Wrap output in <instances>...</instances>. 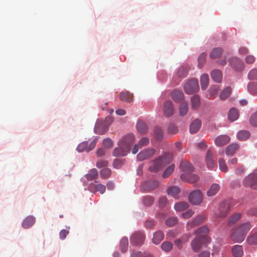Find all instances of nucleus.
I'll use <instances>...</instances> for the list:
<instances>
[{"label":"nucleus","mask_w":257,"mask_h":257,"mask_svg":"<svg viewBox=\"0 0 257 257\" xmlns=\"http://www.w3.org/2000/svg\"><path fill=\"white\" fill-rule=\"evenodd\" d=\"M159 185L158 181L150 180L145 182L142 185V188L147 191H151L158 187Z\"/></svg>","instance_id":"obj_14"},{"label":"nucleus","mask_w":257,"mask_h":257,"mask_svg":"<svg viewBox=\"0 0 257 257\" xmlns=\"http://www.w3.org/2000/svg\"><path fill=\"white\" fill-rule=\"evenodd\" d=\"M35 219L33 216H29L25 218L22 223V226L24 228L31 227L35 223Z\"/></svg>","instance_id":"obj_25"},{"label":"nucleus","mask_w":257,"mask_h":257,"mask_svg":"<svg viewBox=\"0 0 257 257\" xmlns=\"http://www.w3.org/2000/svg\"><path fill=\"white\" fill-rule=\"evenodd\" d=\"M207 54L206 53H202L198 57V66L199 68H202L206 62V57Z\"/></svg>","instance_id":"obj_50"},{"label":"nucleus","mask_w":257,"mask_h":257,"mask_svg":"<svg viewBox=\"0 0 257 257\" xmlns=\"http://www.w3.org/2000/svg\"><path fill=\"white\" fill-rule=\"evenodd\" d=\"M199 89L198 80L195 78L188 80L184 85V91L187 94H193L198 91Z\"/></svg>","instance_id":"obj_6"},{"label":"nucleus","mask_w":257,"mask_h":257,"mask_svg":"<svg viewBox=\"0 0 257 257\" xmlns=\"http://www.w3.org/2000/svg\"><path fill=\"white\" fill-rule=\"evenodd\" d=\"M111 170L106 167L100 171V176L104 179L109 178L111 175Z\"/></svg>","instance_id":"obj_48"},{"label":"nucleus","mask_w":257,"mask_h":257,"mask_svg":"<svg viewBox=\"0 0 257 257\" xmlns=\"http://www.w3.org/2000/svg\"><path fill=\"white\" fill-rule=\"evenodd\" d=\"M136 127L138 131L141 134H145L148 131L147 124L142 121H138L137 123Z\"/></svg>","instance_id":"obj_33"},{"label":"nucleus","mask_w":257,"mask_h":257,"mask_svg":"<svg viewBox=\"0 0 257 257\" xmlns=\"http://www.w3.org/2000/svg\"><path fill=\"white\" fill-rule=\"evenodd\" d=\"M248 91L253 95L257 94V83L249 82L247 85Z\"/></svg>","instance_id":"obj_47"},{"label":"nucleus","mask_w":257,"mask_h":257,"mask_svg":"<svg viewBox=\"0 0 257 257\" xmlns=\"http://www.w3.org/2000/svg\"><path fill=\"white\" fill-rule=\"evenodd\" d=\"M180 177L183 180L188 181L191 183H195L199 180L198 176L188 173L182 174Z\"/></svg>","instance_id":"obj_21"},{"label":"nucleus","mask_w":257,"mask_h":257,"mask_svg":"<svg viewBox=\"0 0 257 257\" xmlns=\"http://www.w3.org/2000/svg\"><path fill=\"white\" fill-rule=\"evenodd\" d=\"M168 132L172 134H176L178 132V128L175 125L170 124L168 127Z\"/></svg>","instance_id":"obj_62"},{"label":"nucleus","mask_w":257,"mask_h":257,"mask_svg":"<svg viewBox=\"0 0 257 257\" xmlns=\"http://www.w3.org/2000/svg\"><path fill=\"white\" fill-rule=\"evenodd\" d=\"M154 135L157 140H160L163 137V132L161 128L156 126L154 128Z\"/></svg>","instance_id":"obj_56"},{"label":"nucleus","mask_w":257,"mask_h":257,"mask_svg":"<svg viewBox=\"0 0 257 257\" xmlns=\"http://www.w3.org/2000/svg\"><path fill=\"white\" fill-rule=\"evenodd\" d=\"M97 176V171L95 169H92L89 171L88 173L86 174L85 177L87 180L91 181L95 179Z\"/></svg>","instance_id":"obj_44"},{"label":"nucleus","mask_w":257,"mask_h":257,"mask_svg":"<svg viewBox=\"0 0 257 257\" xmlns=\"http://www.w3.org/2000/svg\"><path fill=\"white\" fill-rule=\"evenodd\" d=\"M230 206L228 203H222L220 205L219 209L220 212L218 216L220 217H225L229 210Z\"/></svg>","instance_id":"obj_24"},{"label":"nucleus","mask_w":257,"mask_h":257,"mask_svg":"<svg viewBox=\"0 0 257 257\" xmlns=\"http://www.w3.org/2000/svg\"><path fill=\"white\" fill-rule=\"evenodd\" d=\"M167 193L168 195L172 196L174 198H178L179 189L177 186H172L168 189Z\"/></svg>","instance_id":"obj_39"},{"label":"nucleus","mask_w":257,"mask_h":257,"mask_svg":"<svg viewBox=\"0 0 257 257\" xmlns=\"http://www.w3.org/2000/svg\"><path fill=\"white\" fill-rule=\"evenodd\" d=\"M177 219L175 217L168 218L166 220V224L169 227L173 226L177 223Z\"/></svg>","instance_id":"obj_57"},{"label":"nucleus","mask_w":257,"mask_h":257,"mask_svg":"<svg viewBox=\"0 0 257 257\" xmlns=\"http://www.w3.org/2000/svg\"><path fill=\"white\" fill-rule=\"evenodd\" d=\"M135 141V136L133 134H128L124 136L120 142V144L125 147L129 151Z\"/></svg>","instance_id":"obj_13"},{"label":"nucleus","mask_w":257,"mask_h":257,"mask_svg":"<svg viewBox=\"0 0 257 257\" xmlns=\"http://www.w3.org/2000/svg\"><path fill=\"white\" fill-rule=\"evenodd\" d=\"M231 92V88L230 87H226L220 93V98L221 100H225L228 98Z\"/></svg>","instance_id":"obj_45"},{"label":"nucleus","mask_w":257,"mask_h":257,"mask_svg":"<svg viewBox=\"0 0 257 257\" xmlns=\"http://www.w3.org/2000/svg\"><path fill=\"white\" fill-rule=\"evenodd\" d=\"M206 216L203 214H200L192 220L189 221L186 225L187 229L190 230L195 226L199 225L206 220Z\"/></svg>","instance_id":"obj_9"},{"label":"nucleus","mask_w":257,"mask_h":257,"mask_svg":"<svg viewBox=\"0 0 257 257\" xmlns=\"http://www.w3.org/2000/svg\"><path fill=\"white\" fill-rule=\"evenodd\" d=\"M154 199L153 197L150 196H146L143 197V204L147 206L151 205L154 203Z\"/></svg>","instance_id":"obj_52"},{"label":"nucleus","mask_w":257,"mask_h":257,"mask_svg":"<svg viewBox=\"0 0 257 257\" xmlns=\"http://www.w3.org/2000/svg\"><path fill=\"white\" fill-rule=\"evenodd\" d=\"M232 252L234 257H241L243 253L242 246L239 245H235L232 249Z\"/></svg>","instance_id":"obj_34"},{"label":"nucleus","mask_w":257,"mask_h":257,"mask_svg":"<svg viewBox=\"0 0 257 257\" xmlns=\"http://www.w3.org/2000/svg\"><path fill=\"white\" fill-rule=\"evenodd\" d=\"M96 144V142L95 140L90 143L89 146H88L87 142H83L78 146L77 147V150L79 152H82L83 151L89 152L95 148Z\"/></svg>","instance_id":"obj_12"},{"label":"nucleus","mask_w":257,"mask_h":257,"mask_svg":"<svg viewBox=\"0 0 257 257\" xmlns=\"http://www.w3.org/2000/svg\"><path fill=\"white\" fill-rule=\"evenodd\" d=\"M108 162L105 160H99L97 161L96 164V166L98 168H101L103 167H106L108 165Z\"/></svg>","instance_id":"obj_60"},{"label":"nucleus","mask_w":257,"mask_h":257,"mask_svg":"<svg viewBox=\"0 0 257 257\" xmlns=\"http://www.w3.org/2000/svg\"><path fill=\"white\" fill-rule=\"evenodd\" d=\"M251 227L252 225L249 222L241 223L232 230L230 234L231 239L237 242L243 241Z\"/></svg>","instance_id":"obj_1"},{"label":"nucleus","mask_w":257,"mask_h":257,"mask_svg":"<svg viewBox=\"0 0 257 257\" xmlns=\"http://www.w3.org/2000/svg\"><path fill=\"white\" fill-rule=\"evenodd\" d=\"M111 122L110 117H106L103 120H98L94 127V132L98 135H103L105 134L108 130V127Z\"/></svg>","instance_id":"obj_4"},{"label":"nucleus","mask_w":257,"mask_h":257,"mask_svg":"<svg viewBox=\"0 0 257 257\" xmlns=\"http://www.w3.org/2000/svg\"><path fill=\"white\" fill-rule=\"evenodd\" d=\"M248 78L250 80L257 79V68L252 69L249 71Z\"/></svg>","instance_id":"obj_58"},{"label":"nucleus","mask_w":257,"mask_h":257,"mask_svg":"<svg viewBox=\"0 0 257 257\" xmlns=\"http://www.w3.org/2000/svg\"><path fill=\"white\" fill-rule=\"evenodd\" d=\"M219 91V88L217 85H214L210 88L208 90V92L209 93L210 97H215Z\"/></svg>","instance_id":"obj_55"},{"label":"nucleus","mask_w":257,"mask_h":257,"mask_svg":"<svg viewBox=\"0 0 257 257\" xmlns=\"http://www.w3.org/2000/svg\"><path fill=\"white\" fill-rule=\"evenodd\" d=\"M211 77L214 81L220 82L222 78V72L219 70H213L211 73Z\"/></svg>","instance_id":"obj_31"},{"label":"nucleus","mask_w":257,"mask_h":257,"mask_svg":"<svg viewBox=\"0 0 257 257\" xmlns=\"http://www.w3.org/2000/svg\"><path fill=\"white\" fill-rule=\"evenodd\" d=\"M222 53V50L220 48L213 49L210 54V57L212 59H216L219 57Z\"/></svg>","instance_id":"obj_42"},{"label":"nucleus","mask_w":257,"mask_h":257,"mask_svg":"<svg viewBox=\"0 0 257 257\" xmlns=\"http://www.w3.org/2000/svg\"><path fill=\"white\" fill-rule=\"evenodd\" d=\"M231 66L236 70H239L242 68V62L238 58H232L230 61Z\"/></svg>","instance_id":"obj_29"},{"label":"nucleus","mask_w":257,"mask_h":257,"mask_svg":"<svg viewBox=\"0 0 257 257\" xmlns=\"http://www.w3.org/2000/svg\"><path fill=\"white\" fill-rule=\"evenodd\" d=\"M210 241V238L207 235H197L191 242L192 248L194 251L198 252L203 245Z\"/></svg>","instance_id":"obj_3"},{"label":"nucleus","mask_w":257,"mask_h":257,"mask_svg":"<svg viewBox=\"0 0 257 257\" xmlns=\"http://www.w3.org/2000/svg\"><path fill=\"white\" fill-rule=\"evenodd\" d=\"M239 117L238 110L234 107L231 108L228 113V118L231 121L236 120Z\"/></svg>","instance_id":"obj_27"},{"label":"nucleus","mask_w":257,"mask_h":257,"mask_svg":"<svg viewBox=\"0 0 257 257\" xmlns=\"http://www.w3.org/2000/svg\"><path fill=\"white\" fill-rule=\"evenodd\" d=\"M189 201L195 205H198L202 201V194L200 190L192 192L189 196Z\"/></svg>","instance_id":"obj_10"},{"label":"nucleus","mask_w":257,"mask_h":257,"mask_svg":"<svg viewBox=\"0 0 257 257\" xmlns=\"http://www.w3.org/2000/svg\"><path fill=\"white\" fill-rule=\"evenodd\" d=\"M164 234L161 230H158L154 233L153 242L154 244H158L164 239Z\"/></svg>","instance_id":"obj_26"},{"label":"nucleus","mask_w":257,"mask_h":257,"mask_svg":"<svg viewBox=\"0 0 257 257\" xmlns=\"http://www.w3.org/2000/svg\"><path fill=\"white\" fill-rule=\"evenodd\" d=\"M200 83L202 89L205 90L207 88L209 84V76L207 74H203L201 75Z\"/></svg>","instance_id":"obj_35"},{"label":"nucleus","mask_w":257,"mask_h":257,"mask_svg":"<svg viewBox=\"0 0 257 257\" xmlns=\"http://www.w3.org/2000/svg\"><path fill=\"white\" fill-rule=\"evenodd\" d=\"M207 167L209 168H213L215 166V162L214 160V155L211 149L207 151L205 158Z\"/></svg>","instance_id":"obj_19"},{"label":"nucleus","mask_w":257,"mask_h":257,"mask_svg":"<svg viewBox=\"0 0 257 257\" xmlns=\"http://www.w3.org/2000/svg\"><path fill=\"white\" fill-rule=\"evenodd\" d=\"M220 186L216 183L213 184L207 192V195L209 197L215 195L219 190Z\"/></svg>","instance_id":"obj_32"},{"label":"nucleus","mask_w":257,"mask_h":257,"mask_svg":"<svg viewBox=\"0 0 257 257\" xmlns=\"http://www.w3.org/2000/svg\"><path fill=\"white\" fill-rule=\"evenodd\" d=\"M218 163L220 171L225 173L228 171L227 166L226 164L225 161L223 159L221 158H219Z\"/></svg>","instance_id":"obj_49"},{"label":"nucleus","mask_w":257,"mask_h":257,"mask_svg":"<svg viewBox=\"0 0 257 257\" xmlns=\"http://www.w3.org/2000/svg\"><path fill=\"white\" fill-rule=\"evenodd\" d=\"M162 110L165 117H169L172 116L175 111V106L172 101L170 100H166L163 103Z\"/></svg>","instance_id":"obj_7"},{"label":"nucleus","mask_w":257,"mask_h":257,"mask_svg":"<svg viewBox=\"0 0 257 257\" xmlns=\"http://www.w3.org/2000/svg\"><path fill=\"white\" fill-rule=\"evenodd\" d=\"M119 98L122 101L131 102L133 100V94L127 91H124L120 93Z\"/></svg>","instance_id":"obj_28"},{"label":"nucleus","mask_w":257,"mask_h":257,"mask_svg":"<svg viewBox=\"0 0 257 257\" xmlns=\"http://www.w3.org/2000/svg\"><path fill=\"white\" fill-rule=\"evenodd\" d=\"M209 229L207 226L204 225L198 228L195 232L197 235H207Z\"/></svg>","instance_id":"obj_46"},{"label":"nucleus","mask_w":257,"mask_h":257,"mask_svg":"<svg viewBox=\"0 0 257 257\" xmlns=\"http://www.w3.org/2000/svg\"><path fill=\"white\" fill-rule=\"evenodd\" d=\"M192 108L196 109L198 108L200 105V99L198 95H195L191 97V99Z\"/></svg>","instance_id":"obj_38"},{"label":"nucleus","mask_w":257,"mask_h":257,"mask_svg":"<svg viewBox=\"0 0 257 257\" xmlns=\"http://www.w3.org/2000/svg\"><path fill=\"white\" fill-rule=\"evenodd\" d=\"M243 184L245 187L257 189V170L246 176L243 180Z\"/></svg>","instance_id":"obj_5"},{"label":"nucleus","mask_w":257,"mask_h":257,"mask_svg":"<svg viewBox=\"0 0 257 257\" xmlns=\"http://www.w3.org/2000/svg\"><path fill=\"white\" fill-rule=\"evenodd\" d=\"M239 145L236 143H232L228 145L225 149V153L227 156H233L239 150Z\"/></svg>","instance_id":"obj_23"},{"label":"nucleus","mask_w":257,"mask_h":257,"mask_svg":"<svg viewBox=\"0 0 257 257\" xmlns=\"http://www.w3.org/2000/svg\"><path fill=\"white\" fill-rule=\"evenodd\" d=\"M128 246V239L126 237H123L122 238L120 241V246L121 249V251L123 252H125L127 250Z\"/></svg>","instance_id":"obj_51"},{"label":"nucleus","mask_w":257,"mask_h":257,"mask_svg":"<svg viewBox=\"0 0 257 257\" xmlns=\"http://www.w3.org/2000/svg\"><path fill=\"white\" fill-rule=\"evenodd\" d=\"M250 133L247 131L241 130L238 132L236 137L240 141H245L250 137Z\"/></svg>","instance_id":"obj_36"},{"label":"nucleus","mask_w":257,"mask_h":257,"mask_svg":"<svg viewBox=\"0 0 257 257\" xmlns=\"http://www.w3.org/2000/svg\"><path fill=\"white\" fill-rule=\"evenodd\" d=\"M145 235L141 231L134 232L131 237L130 240L132 244L141 245L144 241Z\"/></svg>","instance_id":"obj_8"},{"label":"nucleus","mask_w":257,"mask_h":257,"mask_svg":"<svg viewBox=\"0 0 257 257\" xmlns=\"http://www.w3.org/2000/svg\"><path fill=\"white\" fill-rule=\"evenodd\" d=\"M241 217V214L240 213H236L231 215L228 219V225L232 226L235 224Z\"/></svg>","instance_id":"obj_37"},{"label":"nucleus","mask_w":257,"mask_h":257,"mask_svg":"<svg viewBox=\"0 0 257 257\" xmlns=\"http://www.w3.org/2000/svg\"><path fill=\"white\" fill-rule=\"evenodd\" d=\"M245 171V168L243 166H238L234 171L237 175H241Z\"/></svg>","instance_id":"obj_64"},{"label":"nucleus","mask_w":257,"mask_h":257,"mask_svg":"<svg viewBox=\"0 0 257 257\" xmlns=\"http://www.w3.org/2000/svg\"><path fill=\"white\" fill-rule=\"evenodd\" d=\"M129 152V150L120 143L119 147L115 148L113 151V155L116 157L124 156Z\"/></svg>","instance_id":"obj_15"},{"label":"nucleus","mask_w":257,"mask_h":257,"mask_svg":"<svg viewBox=\"0 0 257 257\" xmlns=\"http://www.w3.org/2000/svg\"><path fill=\"white\" fill-rule=\"evenodd\" d=\"M149 143V139L148 138L146 137L142 138L138 144L135 145L132 150V153L136 154L138 152L139 148H142V147L147 146Z\"/></svg>","instance_id":"obj_20"},{"label":"nucleus","mask_w":257,"mask_h":257,"mask_svg":"<svg viewBox=\"0 0 257 257\" xmlns=\"http://www.w3.org/2000/svg\"><path fill=\"white\" fill-rule=\"evenodd\" d=\"M89 190L92 192H99L100 194H103L106 190V186L101 184L91 183L89 187Z\"/></svg>","instance_id":"obj_18"},{"label":"nucleus","mask_w":257,"mask_h":257,"mask_svg":"<svg viewBox=\"0 0 257 257\" xmlns=\"http://www.w3.org/2000/svg\"><path fill=\"white\" fill-rule=\"evenodd\" d=\"M230 140V138L227 135H220L215 140V144L218 147H221L227 144Z\"/></svg>","instance_id":"obj_16"},{"label":"nucleus","mask_w":257,"mask_h":257,"mask_svg":"<svg viewBox=\"0 0 257 257\" xmlns=\"http://www.w3.org/2000/svg\"><path fill=\"white\" fill-rule=\"evenodd\" d=\"M161 247L163 250L166 252H168L172 249L173 244L170 242L165 241L162 244Z\"/></svg>","instance_id":"obj_53"},{"label":"nucleus","mask_w":257,"mask_h":257,"mask_svg":"<svg viewBox=\"0 0 257 257\" xmlns=\"http://www.w3.org/2000/svg\"><path fill=\"white\" fill-rule=\"evenodd\" d=\"M194 212L192 210L190 209V210H187L186 212L182 213V216L184 218L188 219V218H190V217H191L194 214Z\"/></svg>","instance_id":"obj_63"},{"label":"nucleus","mask_w":257,"mask_h":257,"mask_svg":"<svg viewBox=\"0 0 257 257\" xmlns=\"http://www.w3.org/2000/svg\"><path fill=\"white\" fill-rule=\"evenodd\" d=\"M246 241L249 245L257 244V232L250 233L248 236Z\"/></svg>","instance_id":"obj_43"},{"label":"nucleus","mask_w":257,"mask_h":257,"mask_svg":"<svg viewBox=\"0 0 257 257\" xmlns=\"http://www.w3.org/2000/svg\"><path fill=\"white\" fill-rule=\"evenodd\" d=\"M103 144L105 147L109 148L112 147L113 143L111 139L107 138L103 140Z\"/></svg>","instance_id":"obj_61"},{"label":"nucleus","mask_w":257,"mask_h":257,"mask_svg":"<svg viewBox=\"0 0 257 257\" xmlns=\"http://www.w3.org/2000/svg\"><path fill=\"white\" fill-rule=\"evenodd\" d=\"M175 165L172 164L169 167H168L165 171H164L163 174V177L164 178H166L169 177L170 175H171L174 170Z\"/></svg>","instance_id":"obj_54"},{"label":"nucleus","mask_w":257,"mask_h":257,"mask_svg":"<svg viewBox=\"0 0 257 257\" xmlns=\"http://www.w3.org/2000/svg\"><path fill=\"white\" fill-rule=\"evenodd\" d=\"M181 169L184 172L192 171L193 167L191 164L188 162L183 161L180 164Z\"/></svg>","instance_id":"obj_40"},{"label":"nucleus","mask_w":257,"mask_h":257,"mask_svg":"<svg viewBox=\"0 0 257 257\" xmlns=\"http://www.w3.org/2000/svg\"><path fill=\"white\" fill-rule=\"evenodd\" d=\"M189 207L188 203L186 202H180L176 203L174 206V208L177 211H183Z\"/></svg>","instance_id":"obj_41"},{"label":"nucleus","mask_w":257,"mask_h":257,"mask_svg":"<svg viewBox=\"0 0 257 257\" xmlns=\"http://www.w3.org/2000/svg\"><path fill=\"white\" fill-rule=\"evenodd\" d=\"M250 122L252 125L255 126H257V111L251 116Z\"/></svg>","instance_id":"obj_59"},{"label":"nucleus","mask_w":257,"mask_h":257,"mask_svg":"<svg viewBox=\"0 0 257 257\" xmlns=\"http://www.w3.org/2000/svg\"><path fill=\"white\" fill-rule=\"evenodd\" d=\"M188 104L186 101L183 102L179 106L178 110L181 116H185L188 111Z\"/></svg>","instance_id":"obj_30"},{"label":"nucleus","mask_w":257,"mask_h":257,"mask_svg":"<svg viewBox=\"0 0 257 257\" xmlns=\"http://www.w3.org/2000/svg\"><path fill=\"white\" fill-rule=\"evenodd\" d=\"M155 153L154 149L150 148L141 151L137 156V160L142 161L152 157Z\"/></svg>","instance_id":"obj_11"},{"label":"nucleus","mask_w":257,"mask_h":257,"mask_svg":"<svg viewBox=\"0 0 257 257\" xmlns=\"http://www.w3.org/2000/svg\"><path fill=\"white\" fill-rule=\"evenodd\" d=\"M170 160L166 156L160 157L152 162V164L149 169L151 172H156L162 169L165 166L170 163Z\"/></svg>","instance_id":"obj_2"},{"label":"nucleus","mask_w":257,"mask_h":257,"mask_svg":"<svg viewBox=\"0 0 257 257\" xmlns=\"http://www.w3.org/2000/svg\"><path fill=\"white\" fill-rule=\"evenodd\" d=\"M202 124L201 121L198 119H195L191 123L189 127L190 133L192 134H195L200 130Z\"/></svg>","instance_id":"obj_17"},{"label":"nucleus","mask_w":257,"mask_h":257,"mask_svg":"<svg viewBox=\"0 0 257 257\" xmlns=\"http://www.w3.org/2000/svg\"><path fill=\"white\" fill-rule=\"evenodd\" d=\"M171 98L176 102H181L184 100V95L182 91L175 89L171 94Z\"/></svg>","instance_id":"obj_22"}]
</instances>
